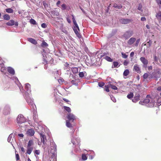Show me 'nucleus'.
Here are the masks:
<instances>
[{"mask_svg":"<svg viewBox=\"0 0 161 161\" xmlns=\"http://www.w3.org/2000/svg\"><path fill=\"white\" fill-rule=\"evenodd\" d=\"M25 89L26 92L23 95L26 101L32 108L34 109H35V108H36L35 105L33 103V101L32 99L30 97L31 94V86L29 84L27 83L25 84Z\"/></svg>","mask_w":161,"mask_h":161,"instance_id":"f257e3e1","label":"nucleus"},{"mask_svg":"<svg viewBox=\"0 0 161 161\" xmlns=\"http://www.w3.org/2000/svg\"><path fill=\"white\" fill-rule=\"evenodd\" d=\"M155 102V100L154 99L148 95L143 101H140L139 103L141 105H145L148 107H153L155 106V104H157Z\"/></svg>","mask_w":161,"mask_h":161,"instance_id":"f03ea898","label":"nucleus"},{"mask_svg":"<svg viewBox=\"0 0 161 161\" xmlns=\"http://www.w3.org/2000/svg\"><path fill=\"white\" fill-rule=\"evenodd\" d=\"M50 144L51 150H48V154L51 153L53 154V155H54V156H55V155L57 153L56 145L53 141H50Z\"/></svg>","mask_w":161,"mask_h":161,"instance_id":"7ed1b4c3","label":"nucleus"},{"mask_svg":"<svg viewBox=\"0 0 161 161\" xmlns=\"http://www.w3.org/2000/svg\"><path fill=\"white\" fill-rule=\"evenodd\" d=\"M161 75L159 69H156L151 74L152 77L154 78L156 80L160 78Z\"/></svg>","mask_w":161,"mask_h":161,"instance_id":"20e7f679","label":"nucleus"},{"mask_svg":"<svg viewBox=\"0 0 161 161\" xmlns=\"http://www.w3.org/2000/svg\"><path fill=\"white\" fill-rule=\"evenodd\" d=\"M73 21L74 25L73 28L74 31L77 36L79 38H80L81 36L78 32V31H79V29L76 21L75 20Z\"/></svg>","mask_w":161,"mask_h":161,"instance_id":"39448f33","label":"nucleus"},{"mask_svg":"<svg viewBox=\"0 0 161 161\" xmlns=\"http://www.w3.org/2000/svg\"><path fill=\"white\" fill-rule=\"evenodd\" d=\"M26 119L21 114H19L17 117L16 121L18 124H21L26 121Z\"/></svg>","mask_w":161,"mask_h":161,"instance_id":"423d86ee","label":"nucleus"},{"mask_svg":"<svg viewBox=\"0 0 161 161\" xmlns=\"http://www.w3.org/2000/svg\"><path fill=\"white\" fill-rule=\"evenodd\" d=\"M80 142L79 138L76 136H72L71 138V142L74 145H78Z\"/></svg>","mask_w":161,"mask_h":161,"instance_id":"0eeeda50","label":"nucleus"},{"mask_svg":"<svg viewBox=\"0 0 161 161\" xmlns=\"http://www.w3.org/2000/svg\"><path fill=\"white\" fill-rule=\"evenodd\" d=\"M133 34V32L132 31H129L125 32L123 35V37L127 39Z\"/></svg>","mask_w":161,"mask_h":161,"instance_id":"6e6552de","label":"nucleus"},{"mask_svg":"<svg viewBox=\"0 0 161 161\" xmlns=\"http://www.w3.org/2000/svg\"><path fill=\"white\" fill-rule=\"evenodd\" d=\"M67 118L68 119V120L73 122L74 120L76 119V117L74 114L71 113H69L67 115Z\"/></svg>","mask_w":161,"mask_h":161,"instance_id":"1a4fd4ad","label":"nucleus"},{"mask_svg":"<svg viewBox=\"0 0 161 161\" xmlns=\"http://www.w3.org/2000/svg\"><path fill=\"white\" fill-rule=\"evenodd\" d=\"M140 61L143 64L144 67L146 68L148 63V60L144 57H141L140 58Z\"/></svg>","mask_w":161,"mask_h":161,"instance_id":"9d476101","label":"nucleus"},{"mask_svg":"<svg viewBox=\"0 0 161 161\" xmlns=\"http://www.w3.org/2000/svg\"><path fill=\"white\" fill-rule=\"evenodd\" d=\"M140 98V94L139 93L137 92L136 94L133 99H132V101L134 103H136L139 101Z\"/></svg>","mask_w":161,"mask_h":161,"instance_id":"9b49d317","label":"nucleus"},{"mask_svg":"<svg viewBox=\"0 0 161 161\" xmlns=\"http://www.w3.org/2000/svg\"><path fill=\"white\" fill-rule=\"evenodd\" d=\"M33 119L35 122H36V123H38V116L37 114V112L36 110L34 109V110L33 111Z\"/></svg>","mask_w":161,"mask_h":161,"instance_id":"f8f14e48","label":"nucleus"},{"mask_svg":"<svg viewBox=\"0 0 161 161\" xmlns=\"http://www.w3.org/2000/svg\"><path fill=\"white\" fill-rule=\"evenodd\" d=\"M6 24L8 26H12L15 25L16 26H18V23L17 22H15L13 20H11L6 23Z\"/></svg>","mask_w":161,"mask_h":161,"instance_id":"ddd939ff","label":"nucleus"},{"mask_svg":"<svg viewBox=\"0 0 161 161\" xmlns=\"http://www.w3.org/2000/svg\"><path fill=\"white\" fill-rule=\"evenodd\" d=\"M10 109L8 106H5L4 108L3 113L5 115H7L9 114Z\"/></svg>","mask_w":161,"mask_h":161,"instance_id":"4468645a","label":"nucleus"},{"mask_svg":"<svg viewBox=\"0 0 161 161\" xmlns=\"http://www.w3.org/2000/svg\"><path fill=\"white\" fill-rule=\"evenodd\" d=\"M40 135L41 138V142L43 143V144H44L45 141H47L46 137L43 133L42 132L40 133Z\"/></svg>","mask_w":161,"mask_h":161,"instance_id":"2eb2a0df","label":"nucleus"},{"mask_svg":"<svg viewBox=\"0 0 161 161\" xmlns=\"http://www.w3.org/2000/svg\"><path fill=\"white\" fill-rule=\"evenodd\" d=\"M130 20L127 19H122L120 20V22L123 24H126L130 22Z\"/></svg>","mask_w":161,"mask_h":161,"instance_id":"dca6fc26","label":"nucleus"},{"mask_svg":"<svg viewBox=\"0 0 161 161\" xmlns=\"http://www.w3.org/2000/svg\"><path fill=\"white\" fill-rule=\"evenodd\" d=\"M35 133V131L33 129H28L27 132H26V134H27L28 135L31 136H33Z\"/></svg>","mask_w":161,"mask_h":161,"instance_id":"f3484780","label":"nucleus"},{"mask_svg":"<svg viewBox=\"0 0 161 161\" xmlns=\"http://www.w3.org/2000/svg\"><path fill=\"white\" fill-rule=\"evenodd\" d=\"M7 70L11 75H14L15 74V71L14 69L10 67H8Z\"/></svg>","mask_w":161,"mask_h":161,"instance_id":"a211bd4d","label":"nucleus"},{"mask_svg":"<svg viewBox=\"0 0 161 161\" xmlns=\"http://www.w3.org/2000/svg\"><path fill=\"white\" fill-rule=\"evenodd\" d=\"M134 71L138 73H140L141 71L139 67L137 64H135L134 66Z\"/></svg>","mask_w":161,"mask_h":161,"instance_id":"6ab92c4d","label":"nucleus"},{"mask_svg":"<svg viewBox=\"0 0 161 161\" xmlns=\"http://www.w3.org/2000/svg\"><path fill=\"white\" fill-rule=\"evenodd\" d=\"M136 40V39L134 37L131 38L128 41V44L129 45H132Z\"/></svg>","mask_w":161,"mask_h":161,"instance_id":"aec40b11","label":"nucleus"},{"mask_svg":"<svg viewBox=\"0 0 161 161\" xmlns=\"http://www.w3.org/2000/svg\"><path fill=\"white\" fill-rule=\"evenodd\" d=\"M28 40L34 44L36 45L37 43L35 39L31 38H28Z\"/></svg>","mask_w":161,"mask_h":161,"instance_id":"412c9836","label":"nucleus"},{"mask_svg":"<svg viewBox=\"0 0 161 161\" xmlns=\"http://www.w3.org/2000/svg\"><path fill=\"white\" fill-rule=\"evenodd\" d=\"M61 9L63 10H65V9L69 10L70 8L69 6H67L65 4H63L61 5Z\"/></svg>","mask_w":161,"mask_h":161,"instance_id":"4be33fe9","label":"nucleus"},{"mask_svg":"<svg viewBox=\"0 0 161 161\" xmlns=\"http://www.w3.org/2000/svg\"><path fill=\"white\" fill-rule=\"evenodd\" d=\"M156 17L159 20L161 21V12H159L156 15Z\"/></svg>","mask_w":161,"mask_h":161,"instance_id":"5701e85b","label":"nucleus"},{"mask_svg":"<svg viewBox=\"0 0 161 161\" xmlns=\"http://www.w3.org/2000/svg\"><path fill=\"white\" fill-rule=\"evenodd\" d=\"M70 121H69V120H66V125L67 127L68 128H71L72 127V125L70 123Z\"/></svg>","mask_w":161,"mask_h":161,"instance_id":"b1692460","label":"nucleus"},{"mask_svg":"<svg viewBox=\"0 0 161 161\" xmlns=\"http://www.w3.org/2000/svg\"><path fill=\"white\" fill-rule=\"evenodd\" d=\"M33 144V142L32 140H30L28 143L27 147H33L31 146Z\"/></svg>","mask_w":161,"mask_h":161,"instance_id":"393cba45","label":"nucleus"},{"mask_svg":"<svg viewBox=\"0 0 161 161\" xmlns=\"http://www.w3.org/2000/svg\"><path fill=\"white\" fill-rule=\"evenodd\" d=\"M51 13L53 15L58 16L59 15V13L56 10H54L51 11Z\"/></svg>","mask_w":161,"mask_h":161,"instance_id":"a878e982","label":"nucleus"},{"mask_svg":"<svg viewBox=\"0 0 161 161\" xmlns=\"http://www.w3.org/2000/svg\"><path fill=\"white\" fill-rule=\"evenodd\" d=\"M72 72L74 74H76L78 72V68L74 67L72 69Z\"/></svg>","mask_w":161,"mask_h":161,"instance_id":"bb28decb","label":"nucleus"},{"mask_svg":"<svg viewBox=\"0 0 161 161\" xmlns=\"http://www.w3.org/2000/svg\"><path fill=\"white\" fill-rule=\"evenodd\" d=\"M3 19L6 20H9L10 19V16L8 14H5L3 16Z\"/></svg>","mask_w":161,"mask_h":161,"instance_id":"cd10ccee","label":"nucleus"},{"mask_svg":"<svg viewBox=\"0 0 161 161\" xmlns=\"http://www.w3.org/2000/svg\"><path fill=\"white\" fill-rule=\"evenodd\" d=\"M33 149V147H27L26 153L29 154H30L31 153Z\"/></svg>","mask_w":161,"mask_h":161,"instance_id":"c85d7f7f","label":"nucleus"},{"mask_svg":"<svg viewBox=\"0 0 161 161\" xmlns=\"http://www.w3.org/2000/svg\"><path fill=\"white\" fill-rule=\"evenodd\" d=\"M109 86H110V87H111L113 89L116 90L118 89L116 86L112 85L110 82L109 83Z\"/></svg>","mask_w":161,"mask_h":161,"instance_id":"c756f323","label":"nucleus"},{"mask_svg":"<svg viewBox=\"0 0 161 161\" xmlns=\"http://www.w3.org/2000/svg\"><path fill=\"white\" fill-rule=\"evenodd\" d=\"M13 136V135L12 134H10L8 136V141L9 142H10L11 143H12V142H11L12 138V137Z\"/></svg>","mask_w":161,"mask_h":161,"instance_id":"7c9ffc66","label":"nucleus"},{"mask_svg":"<svg viewBox=\"0 0 161 161\" xmlns=\"http://www.w3.org/2000/svg\"><path fill=\"white\" fill-rule=\"evenodd\" d=\"M3 64L2 66V67H1V71L4 74H5L6 73V68H5L3 66Z\"/></svg>","mask_w":161,"mask_h":161,"instance_id":"2f4dec72","label":"nucleus"},{"mask_svg":"<svg viewBox=\"0 0 161 161\" xmlns=\"http://www.w3.org/2000/svg\"><path fill=\"white\" fill-rule=\"evenodd\" d=\"M157 93L158 95L161 96V86H159L157 88Z\"/></svg>","mask_w":161,"mask_h":161,"instance_id":"473e14b6","label":"nucleus"},{"mask_svg":"<svg viewBox=\"0 0 161 161\" xmlns=\"http://www.w3.org/2000/svg\"><path fill=\"white\" fill-rule=\"evenodd\" d=\"M129 73V71L128 69H126L125 70L123 73V75L125 76H127Z\"/></svg>","mask_w":161,"mask_h":161,"instance_id":"72a5a7b5","label":"nucleus"},{"mask_svg":"<svg viewBox=\"0 0 161 161\" xmlns=\"http://www.w3.org/2000/svg\"><path fill=\"white\" fill-rule=\"evenodd\" d=\"M133 97V94L132 92H130V94H128L127 96V97L129 99H131Z\"/></svg>","mask_w":161,"mask_h":161,"instance_id":"f704fd0d","label":"nucleus"},{"mask_svg":"<svg viewBox=\"0 0 161 161\" xmlns=\"http://www.w3.org/2000/svg\"><path fill=\"white\" fill-rule=\"evenodd\" d=\"M64 110H66L68 112H70L71 111L70 108L69 107L64 106Z\"/></svg>","mask_w":161,"mask_h":161,"instance_id":"c9c22d12","label":"nucleus"},{"mask_svg":"<svg viewBox=\"0 0 161 161\" xmlns=\"http://www.w3.org/2000/svg\"><path fill=\"white\" fill-rule=\"evenodd\" d=\"M87 157L85 154H83L82 156V160L83 161L86 160Z\"/></svg>","mask_w":161,"mask_h":161,"instance_id":"e433bc0d","label":"nucleus"},{"mask_svg":"<svg viewBox=\"0 0 161 161\" xmlns=\"http://www.w3.org/2000/svg\"><path fill=\"white\" fill-rule=\"evenodd\" d=\"M104 58L108 61L112 62V59L110 57L108 56H105Z\"/></svg>","mask_w":161,"mask_h":161,"instance_id":"4c0bfd02","label":"nucleus"},{"mask_svg":"<svg viewBox=\"0 0 161 161\" xmlns=\"http://www.w3.org/2000/svg\"><path fill=\"white\" fill-rule=\"evenodd\" d=\"M6 12L8 13H12L13 12V10L11 8H8L6 9Z\"/></svg>","mask_w":161,"mask_h":161,"instance_id":"58836bf2","label":"nucleus"},{"mask_svg":"<svg viewBox=\"0 0 161 161\" xmlns=\"http://www.w3.org/2000/svg\"><path fill=\"white\" fill-rule=\"evenodd\" d=\"M104 87L105 90L106 92H109V88L110 87V86H109V84H108L107 85L105 86Z\"/></svg>","mask_w":161,"mask_h":161,"instance_id":"ea45409f","label":"nucleus"},{"mask_svg":"<svg viewBox=\"0 0 161 161\" xmlns=\"http://www.w3.org/2000/svg\"><path fill=\"white\" fill-rule=\"evenodd\" d=\"M41 46L42 47H47L48 45L45 42L43 41L42 44Z\"/></svg>","mask_w":161,"mask_h":161,"instance_id":"a19ab883","label":"nucleus"},{"mask_svg":"<svg viewBox=\"0 0 161 161\" xmlns=\"http://www.w3.org/2000/svg\"><path fill=\"white\" fill-rule=\"evenodd\" d=\"M114 67H118L119 66V63L117 62H114L113 63Z\"/></svg>","mask_w":161,"mask_h":161,"instance_id":"79ce46f5","label":"nucleus"},{"mask_svg":"<svg viewBox=\"0 0 161 161\" xmlns=\"http://www.w3.org/2000/svg\"><path fill=\"white\" fill-rule=\"evenodd\" d=\"M30 22L33 25H36V22L33 19H30Z\"/></svg>","mask_w":161,"mask_h":161,"instance_id":"37998d69","label":"nucleus"},{"mask_svg":"<svg viewBox=\"0 0 161 161\" xmlns=\"http://www.w3.org/2000/svg\"><path fill=\"white\" fill-rule=\"evenodd\" d=\"M142 5L140 3L139 4L138 6V7L137 9L138 10L141 11H142Z\"/></svg>","mask_w":161,"mask_h":161,"instance_id":"c03bdc74","label":"nucleus"},{"mask_svg":"<svg viewBox=\"0 0 161 161\" xmlns=\"http://www.w3.org/2000/svg\"><path fill=\"white\" fill-rule=\"evenodd\" d=\"M84 73H86V72H84V73L83 72H80L79 74L80 77L81 78L83 77L84 76Z\"/></svg>","mask_w":161,"mask_h":161,"instance_id":"a18cd8bd","label":"nucleus"},{"mask_svg":"<svg viewBox=\"0 0 161 161\" xmlns=\"http://www.w3.org/2000/svg\"><path fill=\"white\" fill-rule=\"evenodd\" d=\"M121 54L122 55V57L123 58H126L128 57V55H127L125 53H122Z\"/></svg>","mask_w":161,"mask_h":161,"instance_id":"49530a36","label":"nucleus"},{"mask_svg":"<svg viewBox=\"0 0 161 161\" xmlns=\"http://www.w3.org/2000/svg\"><path fill=\"white\" fill-rule=\"evenodd\" d=\"M98 85L99 87H102L104 86V83L103 82H100L98 83Z\"/></svg>","mask_w":161,"mask_h":161,"instance_id":"de8ad7c7","label":"nucleus"},{"mask_svg":"<svg viewBox=\"0 0 161 161\" xmlns=\"http://www.w3.org/2000/svg\"><path fill=\"white\" fill-rule=\"evenodd\" d=\"M40 151L39 150H36L35 151L34 153L35 154H37V155H39L40 154Z\"/></svg>","mask_w":161,"mask_h":161,"instance_id":"09e8293b","label":"nucleus"},{"mask_svg":"<svg viewBox=\"0 0 161 161\" xmlns=\"http://www.w3.org/2000/svg\"><path fill=\"white\" fill-rule=\"evenodd\" d=\"M114 7L116 8H122V6L121 5H117V4H114Z\"/></svg>","mask_w":161,"mask_h":161,"instance_id":"8fccbe9b","label":"nucleus"},{"mask_svg":"<svg viewBox=\"0 0 161 161\" xmlns=\"http://www.w3.org/2000/svg\"><path fill=\"white\" fill-rule=\"evenodd\" d=\"M12 79L14 80L16 84H17L18 82H19L18 78L16 77H14Z\"/></svg>","mask_w":161,"mask_h":161,"instance_id":"3c124183","label":"nucleus"},{"mask_svg":"<svg viewBox=\"0 0 161 161\" xmlns=\"http://www.w3.org/2000/svg\"><path fill=\"white\" fill-rule=\"evenodd\" d=\"M110 98L114 102H116V100L114 97L113 96H110Z\"/></svg>","mask_w":161,"mask_h":161,"instance_id":"603ef678","label":"nucleus"},{"mask_svg":"<svg viewBox=\"0 0 161 161\" xmlns=\"http://www.w3.org/2000/svg\"><path fill=\"white\" fill-rule=\"evenodd\" d=\"M148 77V74L147 73H145L143 75V77L144 79H146Z\"/></svg>","mask_w":161,"mask_h":161,"instance_id":"864d4df0","label":"nucleus"},{"mask_svg":"<svg viewBox=\"0 0 161 161\" xmlns=\"http://www.w3.org/2000/svg\"><path fill=\"white\" fill-rule=\"evenodd\" d=\"M41 26L42 28H46L47 26V25H46V24L45 23H42L41 25Z\"/></svg>","mask_w":161,"mask_h":161,"instance_id":"5fc2aeb1","label":"nucleus"},{"mask_svg":"<svg viewBox=\"0 0 161 161\" xmlns=\"http://www.w3.org/2000/svg\"><path fill=\"white\" fill-rule=\"evenodd\" d=\"M64 81V80L62 78L59 79L58 80V81L60 84L62 83Z\"/></svg>","mask_w":161,"mask_h":161,"instance_id":"6e6d98bb","label":"nucleus"},{"mask_svg":"<svg viewBox=\"0 0 161 161\" xmlns=\"http://www.w3.org/2000/svg\"><path fill=\"white\" fill-rule=\"evenodd\" d=\"M128 64H129V62H128L127 61V60H125V61H124V63H123V64H124V65L125 66H126V65H127Z\"/></svg>","mask_w":161,"mask_h":161,"instance_id":"4d7b16f0","label":"nucleus"},{"mask_svg":"<svg viewBox=\"0 0 161 161\" xmlns=\"http://www.w3.org/2000/svg\"><path fill=\"white\" fill-rule=\"evenodd\" d=\"M16 158L17 160H18L19 159V157L18 154L16 153Z\"/></svg>","mask_w":161,"mask_h":161,"instance_id":"13d9d810","label":"nucleus"},{"mask_svg":"<svg viewBox=\"0 0 161 161\" xmlns=\"http://www.w3.org/2000/svg\"><path fill=\"white\" fill-rule=\"evenodd\" d=\"M146 19L145 17H142L141 18V20L142 21H146Z\"/></svg>","mask_w":161,"mask_h":161,"instance_id":"bf43d9fd","label":"nucleus"},{"mask_svg":"<svg viewBox=\"0 0 161 161\" xmlns=\"http://www.w3.org/2000/svg\"><path fill=\"white\" fill-rule=\"evenodd\" d=\"M156 1L158 4H161V0H156Z\"/></svg>","mask_w":161,"mask_h":161,"instance_id":"052dcab7","label":"nucleus"},{"mask_svg":"<svg viewBox=\"0 0 161 161\" xmlns=\"http://www.w3.org/2000/svg\"><path fill=\"white\" fill-rule=\"evenodd\" d=\"M160 98H159L158 100L157 101V103L160 105L161 104V102L160 101Z\"/></svg>","mask_w":161,"mask_h":161,"instance_id":"680f3d73","label":"nucleus"},{"mask_svg":"<svg viewBox=\"0 0 161 161\" xmlns=\"http://www.w3.org/2000/svg\"><path fill=\"white\" fill-rule=\"evenodd\" d=\"M18 136H19L21 137H23L24 136V135L22 133L18 134Z\"/></svg>","mask_w":161,"mask_h":161,"instance_id":"e2e57ef3","label":"nucleus"},{"mask_svg":"<svg viewBox=\"0 0 161 161\" xmlns=\"http://www.w3.org/2000/svg\"><path fill=\"white\" fill-rule=\"evenodd\" d=\"M21 150L22 152L23 153H25V150L24 148L23 147H21Z\"/></svg>","mask_w":161,"mask_h":161,"instance_id":"0e129e2a","label":"nucleus"},{"mask_svg":"<svg viewBox=\"0 0 161 161\" xmlns=\"http://www.w3.org/2000/svg\"><path fill=\"white\" fill-rule=\"evenodd\" d=\"M18 86L19 88L20 91L22 92H23V89H22V86L21 87L19 85H18Z\"/></svg>","mask_w":161,"mask_h":161,"instance_id":"69168bd1","label":"nucleus"},{"mask_svg":"<svg viewBox=\"0 0 161 161\" xmlns=\"http://www.w3.org/2000/svg\"><path fill=\"white\" fill-rule=\"evenodd\" d=\"M134 54V53L133 52H132L130 53V56L131 57H132L133 56Z\"/></svg>","mask_w":161,"mask_h":161,"instance_id":"338daca9","label":"nucleus"},{"mask_svg":"<svg viewBox=\"0 0 161 161\" xmlns=\"http://www.w3.org/2000/svg\"><path fill=\"white\" fill-rule=\"evenodd\" d=\"M148 70H152V66H149L148 67Z\"/></svg>","mask_w":161,"mask_h":161,"instance_id":"774afa93","label":"nucleus"}]
</instances>
